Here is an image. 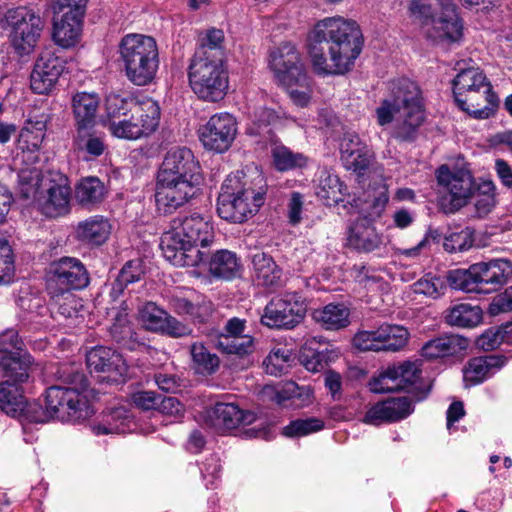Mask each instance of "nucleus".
Masks as SVG:
<instances>
[{
    "label": "nucleus",
    "instance_id": "f257e3e1",
    "mask_svg": "<svg viewBox=\"0 0 512 512\" xmlns=\"http://www.w3.org/2000/svg\"><path fill=\"white\" fill-rule=\"evenodd\" d=\"M363 44L356 21L341 16L318 21L308 34V55L314 72L321 76L350 72Z\"/></svg>",
    "mask_w": 512,
    "mask_h": 512
},
{
    "label": "nucleus",
    "instance_id": "f03ea898",
    "mask_svg": "<svg viewBox=\"0 0 512 512\" xmlns=\"http://www.w3.org/2000/svg\"><path fill=\"white\" fill-rule=\"evenodd\" d=\"M214 241V230L210 220L197 213L179 216L172 220L160 242L164 257L174 266L195 267L204 262V252Z\"/></svg>",
    "mask_w": 512,
    "mask_h": 512
},
{
    "label": "nucleus",
    "instance_id": "7ed1b4c3",
    "mask_svg": "<svg viewBox=\"0 0 512 512\" xmlns=\"http://www.w3.org/2000/svg\"><path fill=\"white\" fill-rule=\"evenodd\" d=\"M268 68L273 74L275 83L299 107H306L312 99L314 81L296 46L283 42L269 52Z\"/></svg>",
    "mask_w": 512,
    "mask_h": 512
},
{
    "label": "nucleus",
    "instance_id": "20e7f679",
    "mask_svg": "<svg viewBox=\"0 0 512 512\" xmlns=\"http://www.w3.org/2000/svg\"><path fill=\"white\" fill-rule=\"evenodd\" d=\"M92 414L87 397L81 395L76 388L53 385L46 389L45 407L37 401H24V409L17 417L22 416L33 423H45L51 419L80 422Z\"/></svg>",
    "mask_w": 512,
    "mask_h": 512
},
{
    "label": "nucleus",
    "instance_id": "39448f33",
    "mask_svg": "<svg viewBox=\"0 0 512 512\" xmlns=\"http://www.w3.org/2000/svg\"><path fill=\"white\" fill-rule=\"evenodd\" d=\"M408 10L433 42L450 44L462 39L463 22L452 0H410Z\"/></svg>",
    "mask_w": 512,
    "mask_h": 512
},
{
    "label": "nucleus",
    "instance_id": "423d86ee",
    "mask_svg": "<svg viewBox=\"0 0 512 512\" xmlns=\"http://www.w3.org/2000/svg\"><path fill=\"white\" fill-rule=\"evenodd\" d=\"M377 122L384 126L402 120L406 128H418L425 121L424 97L418 84L408 78L393 80L390 97L376 110Z\"/></svg>",
    "mask_w": 512,
    "mask_h": 512
},
{
    "label": "nucleus",
    "instance_id": "0eeeda50",
    "mask_svg": "<svg viewBox=\"0 0 512 512\" xmlns=\"http://www.w3.org/2000/svg\"><path fill=\"white\" fill-rule=\"evenodd\" d=\"M265 191L255 190L242 171L229 174L224 180L217 198L220 218L243 223L258 212L264 203Z\"/></svg>",
    "mask_w": 512,
    "mask_h": 512
},
{
    "label": "nucleus",
    "instance_id": "6e6552de",
    "mask_svg": "<svg viewBox=\"0 0 512 512\" xmlns=\"http://www.w3.org/2000/svg\"><path fill=\"white\" fill-rule=\"evenodd\" d=\"M120 58L127 78L137 86L150 84L159 67L156 40L143 34H127L119 44Z\"/></svg>",
    "mask_w": 512,
    "mask_h": 512
},
{
    "label": "nucleus",
    "instance_id": "1a4fd4ad",
    "mask_svg": "<svg viewBox=\"0 0 512 512\" xmlns=\"http://www.w3.org/2000/svg\"><path fill=\"white\" fill-rule=\"evenodd\" d=\"M511 275L512 263L500 258L474 263L468 269L451 270L447 282L451 288L465 293L489 294L503 286Z\"/></svg>",
    "mask_w": 512,
    "mask_h": 512
},
{
    "label": "nucleus",
    "instance_id": "9d476101",
    "mask_svg": "<svg viewBox=\"0 0 512 512\" xmlns=\"http://www.w3.org/2000/svg\"><path fill=\"white\" fill-rule=\"evenodd\" d=\"M189 84L205 101L215 102L226 95L229 81L223 59L210 50H197L189 65Z\"/></svg>",
    "mask_w": 512,
    "mask_h": 512
},
{
    "label": "nucleus",
    "instance_id": "9b49d317",
    "mask_svg": "<svg viewBox=\"0 0 512 512\" xmlns=\"http://www.w3.org/2000/svg\"><path fill=\"white\" fill-rule=\"evenodd\" d=\"M436 179L442 188L438 205L445 214H453L466 206L474 194V179L467 169L452 171L444 164L436 170Z\"/></svg>",
    "mask_w": 512,
    "mask_h": 512
},
{
    "label": "nucleus",
    "instance_id": "f8f14e48",
    "mask_svg": "<svg viewBox=\"0 0 512 512\" xmlns=\"http://www.w3.org/2000/svg\"><path fill=\"white\" fill-rule=\"evenodd\" d=\"M88 283L89 275L84 264L74 257L53 261L46 273V289L51 298L83 289Z\"/></svg>",
    "mask_w": 512,
    "mask_h": 512
},
{
    "label": "nucleus",
    "instance_id": "ddd939ff",
    "mask_svg": "<svg viewBox=\"0 0 512 512\" xmlns=\"http://www.w3.org/2000/svg\"><path fill=\"white\" fill-rule=\"evenodd\" d=\"M6 19L11 28L10 40L13 48L19 55L30 54L44 27L41 17L32 9L17 7L8 11Z\"/></svg>",
    "mask_w": 512,
    "mask_h": 512
},
{
    "label": "nucleus",
    "instance_id": "4468645a",
    "mask_svg": "<svg viewBox=\"0 0 512 512\" xmlns=\"http://www.w3.org/2000/svg\"><path fill=\"white\" fill-rule=\"evenodd\" d=\"M306 311V301L299 293L286 292L270 300L261 316V322L269 328L291 329L303 320Z\"/></svg>",
    "mask_w": 512,
    "mask_h": 512
},
{
    "label": "nucleus",
    "instance_id": "2eb2a0df",
    "mask_svg": "<svg viewBox=\"0 0 512 512\" xmlns=\"http://www.w3.org/2000/svg\"><path fill=\"white\" fill-rule=\"evenodd\" d=\"M200 184L191 180L157 176L155 187L157 211L165 215L174 213L198 195Z\"/></svg>",
    "mask_w": 512,
    "mask_h": 512
},
{
    "label": "nucleus",
    "instance_id": "dca6fc26",
    "mask_svg": "<svg viewBox=\"0 0 512 512\" xmlns=\"http://www.w3.org/2000/svg\"><path fill=\"white\" fill-rule=\"evenodd\" d=\"M157 176L174 177L201 183L203 180L201 166L193 152L186 147L169 150L157 172Z\"/></svg>",
    "mask_w": 512,
    "mask_h": 512
},
{
    "label": "nucleus",
    "instance_id": "f3484780",
    "mask_svg": "<svg viewBox=\"0 0 512 512\" xmlns=\"http://www.w3.org/2000/svg\"><path fill=\"white\" fill-rule=\"evenodd\" d=\"M65 68V60L50 49L37 58L30 75V87L37 94H47L56 85Z\"/></svg>",
    "mask_w": 512,
    "mask_h": 512
},
{
    "label": "nucleus",
    "instance_id": "a211bd4d",
    "mask_svg": "<svg viewBox=\"0 0 512 512\" xmlns=\"http://www.w3.org/2000/svg\"><path fill=\"white\" fill-rule=\"evenodd\" d=\"M169 308L180 316H187L194 323H205L214 307L203 294L195 291H176L168 296Z\"/></svg>",
    "mask_w": 512,
    "mask_h": 512
},
{
    "label": "nucleus",
    "instance_id": "6ab92c4d",
    "mask_svg": "<svg viewBox=\"0 0 512 512\" xmlns=\"http://www.w3.org/2000/svg\"><path fill=\"white\" fill-rule=\"evenodd\" d=\"M413 410L410 398L392 397L371 406L362 418V422L373 426L397 422L408 417Z\"/></svg>",
    "mask_w": 512,
    "mask_h": 512
},
{
    "label": "nucleus",
    "instance_id": "aec40b11",
    "mask_svg": "<svg viewBox=\"0 0 512 512\" xmlns=\"http://www.w3.org/2000/svg\"><path fill=\"white\" fill-rule=\"evenodd\" d=\"M86 363L91 373H105L104 379L112 382H117L127 371L121 354L105 346H96L87 352Z\"/></svg>",
    "mask_w": 512,
    "mask_h": 512
},
{
    "label": "nucleus",
    "instance_id": "412c9836",
    "mask_svg": "<svg viewBox=\"0 0 512 512\" xmlns=\"http://www.w3.org/2000/svg\"><path fill=\"white\" fill-rule=\"evenodd\" d=\"M70 199L71 187L68 178L63 174H56L40 204L41 212L50 218L66 215L70 211Z\"/></svg>",
    "mask_w": 512,
    "mask_h": 512
},
{
    "label": "nucleus",
    "instance_id": "4be33fe9",
    "mask_svg": "<svg viewBox=\"0 0 512 512\" xmlns=\"http://www.w3.org/2000/svg\"><path fill=\"white\" fill-rule=\"evenodd\" d=\"M455 102L462 111L475 119H488L495 113L499 105V99L494 93L492 85L489 86V90L485 87L467 94L466 97H459Z\"/></svg>",
    "mask_w": 512,
    "mask_h": 512
},
{
    "label": "nucleus",
    "instance_id": "5701e85b",
    "mask_svg": "<svg viewBox=\"0 0 512 512\" xmlns=\"http://www.w3.org/2000/svg\"><path fill=\"white\" fill-rule=\"evenodd\" d=\"M72 108L77 128L105 125L100 115V97L97 93H76L72 98Z\"/></svg>",
    "mask_w": 512,
    "mask_h": 512
},
{
    "label": "nucleus",
    "instance_id": "b1692460",
    "mask_svg": "<svg viewBox=\"0 0 512 512\" xmlns=\"http://www.w3.org/2000/svg\"><path fill=\"white\" fill-rule=\"evenodd\" d=\"M111 231L112 225L106 217L94 215L77 224L75 237L85 245L98 247L109 239Z\"/></svg>",
    "mask_w": 512,
    "mask_h": 512
},
{
    "label": "nucleus",
    "instance_id": "393cba45",
    "mask_svg": "<svg viewBox=\"0 0 512 512\" xmlns=\"http://www.w3.org/2000/svg\"><path fill=\"white\" fill-rule=\"evenodd\" d=\"M213 426L222 431H229L241 425H249L255 421V414L240 409L233 403H217L211 413Z\"/></svg>",
    "mask_w": 512,
    "mask_h": 512
},
{
    "label": "nucleus",
    "instance_id": "a878e982",
    "mask_svg": "<svg viewBox=\"0 0 512 512\" xmlns=\"http://www.w3.org/2000/svg\"><path fill=\"white\" fill-rule=\"evenodd\" d=\"M132 116L130 119L113 121L110 128H157L160 122V107L151 100L147 99L140 103H134L131 108Z\"/></svg>",
    "mask_w": 512,
    "mask_h": 512
},
{
    "label": "nucleus",
    "instance_id": "bb28decb",
    "mask_svg": "<svg viewBox=\"0 0 512 512\" xmlns=\"http://www.w3.org/2000/svg\"><path fill=\"white\" fill-rule=\"evenodd\" d=\"M253 278L257 285L277 289L285 284L282 269L274 259L264 253H256L252 258Z\"/></svg>",
    "mask_w": 512,
    "mask_h": 512
},
{
    "label": "nucleus",
    "instance_id": "cd10ccee",
    "mask_svg": "<svg viewBox=\"0 0 512 512\" xmlns=\"http://www.w3.org/2000/svg\"><path fill=\"white\" fill-rule=\"evenodd\" d=\"M505 363L506 358L498 355H488L470 359L463 369V378L466 387L483 382L503 367Z\"/></svg>",
    "mask_w": 512,
    "mask_h": 512
},
{
    "label": "nucleus",
    "instance_id": "c85d7f7f",
    "mask_svg": "<svg viewBox=\"0 0 512 512\" xmlns=\"http://www.w3.org/2000/svg\"><path fill=\"white\" fill-rule=\"evenodd\" d=\"M83 13L64 12L60 19L54 20L53 39L63 48L76 45L82 31Z\"/></svg>",
    "mask_w": 512,
    "mask_h": 512
},
{
    "label": "nucleus",
    "instance_id": "c756f323",
    "mask_svg": "<svg viewBox=\"0 0 512 512\" xmlns=\"http://www.w3.org/2000/svg\"><path fill=\"white\" fill-rule=\"evenodd\" d=\"M468 346V340L460 335H443L426 342L421 348V355L426 359L450 357L466 350Z\"/></svg>",
    "mask_w": 512,
    "mask_h": 512
},
{
    "label": "nucleus",
    "instance_id": "7c9ffc66",
    "mask_svg": "<svg viewBox=\"0 0 512 512\" xmlns=\"http://www.w3.org/2000/svg\"><path fill=\"white\" fill-rule=\"evenodd\" d=\"M348 243L360 252H371L382 244V236L367 218L355 221L349 228Z\"/></svg>",
    "mask_w": 512,
    "mask_h": 512
},
{
    "label": "nucleus",
    "instance_id": "2f4dec72",
    "mask_svg": "<svg viewBox=\"0 0 512 512\" xmlns=\"http://www.w3.org/2000/svg\"><path fill=\"white\" fill-rule=\"evenodd\" d=\"M209 272L218 278L226 280L233 279L240 275L241 264L237 255L229 250H218L209 259L204 252V262Z\"/></svg>",
    "mask_w": 512,
    "mask_h": 512
},
{
    "label": "nucleus",
    "instance_id": "473e14b6",
    "mask_svg": "<svg viewBox=\"0 0 512 512\" xmlns=\"http://www.w3.org/2000/svg\"><path fill=\"white\" fill-rule=\"evenodd\" d=\"M490 81L479 67H468L461 69L453 80L454 99L466 97L487 87L489 90Z\"/></svg>",
    "mask_w": 512,
    "mask_h": 512
},
{
    "label": "nucleus",
    "instance_id": "72a5a7b5",
    "mask_svg": "<svg viewBox=\"0 0 512 512\" xmlns=\"http://www.w3.org/2000/svg\"><path fill=\"white\" fill-rule=\"evenodd\" d=\"M350 310L344 304L330 303L313 312L314 320L325 330L336 331L347 327Z\"/></svg>",
    "mask_w": 512,
    "mask_h": 512
},
{
    "label": "nucleus",
    "instance_id": "f704fd0d",
    "mask_svg": "<svg viewBox=\"0 0 512 512\" xmlns=\"http://www.w3.org/2000/svg\"><path fill=\"white\" fill-rule=\"evenodd\" d=\"M316 194L325 201L327 205L339 204L344 201V196L347 194V187L336 174L323 169L319 172Z\"/></svg>",
    "mask_w": 512,
    "mask_h": 512
},
{
    "label": "nucleus",
    "instance_id": "c9c22d12",
    "mask_svg": "<svg viewBox=\"0 0 512 512\" xmlns=\"http://www.w3.org/2000/svg\"><path fill=\"white\" fill-rule=\"evenodd\" d=\"M445 319L451 326L472 328L481 322L482 310L479 306L461 303L450 308Z\"/></svg>",
    "mask_w": 512,
    "mask_h": 512
},
{
    "label": "nucleus",
    "instance_id": "e433bc0d",
    "mask_svg": "<svg viewBox=\"0 0 512 512\" xmlns=\"http://www.w3.org/2000/svg\"><path fill=\"white\" fill-rule=\"evenodd\" d=\"M20 382L5 380L0 383V408L7 415L17 417L24 409L25 398L19 386Z\"/></svg>",
    "mask_w": 512,
    "mask_h": 512
},
{
    "label": "nucleus",
    "instance_id": "4c0bfd02",
    "mask_svg": "<svg viewBox=\"0 0 512 512\" xmlns=\"http://www.w3.org/2000/svg\"><path fill=\"white\" fill-rule=\"evenodd\" d=\"M30 364L31 357L29 354L2 356L0 358L2 376L11 382H25L29 377L28 370Z\"/></svg>",
    "mask_w": 512,
    "mask_h": 512
},
{
    "label": "nucleus",
    "instance_id": "58836bf2",
    "mask_svg": "<svg viewBox=\"0 0 512 512\" xmlns=\"http://www.w3.org/2000/svg\"><path fill=\"white\" fill-rule=\"evenodd\" d=\"M104 195L105 187L97 177L83 178L75 188V198L82 206L99 203Z\"/></svg>",
    "mask_w": 512,
    "mask_h": 512
},
{
    "label": "nucleus",
    "instance_id": "ea45409f",
    "mask_svg": "<svg viewBox=\"0 0 512 512\" xmlns=\"http://www.w3.org/2000/svg\"><path fill=\"white\" fill-rule=\"evenodd\" d=\"M379 328L378 337L383 351H399L406 346L409 339L408 330L401 325L383 324Z\"/></svg>",
    "mask_w": 512,
    "mask_h": 512
},
{
    "label": "nucleus",
    "instance_id": "a19ab883",
    "mask_svg": "<svg viewBox=\"0 0 512 512\" xmlns=\"http://www.w3.org/2000/svg\"><path fill=\"white\" fill-rule=\"evenodd\" d=\"M271 155L274 167L280 172L303 168L308 162V158L304 154L293 152L283 145L275 146Z\"/></svg>",
    "mask_w": 512,
    "mask_h": 512
},
{
    "label": "nucleus",
    "instance_id": "79ce46f5",
    "mask_svg": "<svg viewBox=\"0 0 512 512\" xmlns=\"http://www.w3.org/2000/svg\"><path fill=\"white\" fill-rule=\"evenodd\" d=\"M199 139L206 150L223 153L231 146L236 130H200Z\"/></svg>",
    "mask_w": 512,
    "mask_h": 512
},
{
    "label": "nucleus",
    "instance_id": "37998d69",
    "mask_svg": "<svg viewBox=\"0 0 512 512\" xmlns=\"http://www.w3.org/2000/svg\"><path fill=\"white\" fill-rule=\"evenodd\" d=\"M168 312L154 302H145L138 308V320L142 326L152 332H160L164 327Z\"/></svg>",
    "mask_w": 512,
    "mask_h": 512
},
{
    "label": "nucleus",
    "instance_id": "c03bdc74",
    "mask_svg": "<svg viewBox=\"0 0 512 512\" xmlns=\"http://www.w3.org/2000/svg\"><path fill=\"white\" fill-rule=\"evenodd\" d=\"M192 361L198 372L202 374H214L220 365L219 357L211 353L200 342L193 343L190 349Z\"/></svg>",
    "mask_w": 512,
    "mask_h": 512
},
{
    "label": "nucleus",
    "instance_id": "a18cd8bd",
    "mask_svg": "<svg viewBox=\"0 0 512 512\" xmlns=\"http://www.w3.org/2000/svg\"><path fill=\"white\" fill-rule=\"evenodd\" d=\"M216 347L226 354L242 357L253 351V339L249 335H220Z\"/></svg>",
    "mask_w": 512,
    "mask_h": 512
},
{
    "label": "nucleus",
    "instance_id": "49530a36",
    "mask_svg": "<svg viewBox=\"0 0 512 512\" xmlns=\"http://www.w3.org/2000/svg\"><path fill=\"white\" fill-rule=\"evenodd\" d=\"M324 428V421L310 417L291 421L283 428V435L286 437H303L318 432Z\"/></svg>",
    "mask_w": 512,
    "mask_h": 512
},
{
    "label": "nucleus",
    "instance_id": "de8ad7c7",
    "mask_svg": "<svg viewBox=\"0 0 512 512\" xmlns=\"http://www.w3.org/2000/svg\"><path fill=\"white\" fill-rule=\"evenodd\" d=\"M413 287L415 293L423 294L433 299L442 296L446 290L444 279L432 273L425 274L413 284Z\"/></svg>",
    "mask_w": 512,
    "mask_h": 512
},
{
    "label": "nucleus",
    "instance_id": "09e8293b",
    "mask_svg": "<svg viewBox=\"0 0 512 512\" xmlns=\"http://www.w3.org/2000/svg\"><path fill=\"white\" fill-rule=\"evenodd\" d=\"M291 352L285 348H276L271 350L265 358L263 364L266 373L279 376L285 373L290 367Z\"/></svg>",
    "mask_w": 512,
    "mask_h": 512
},
{
    "label": "nucleus",
    "instance_id": "8fccbe9b",
    "mask_svg": "<svg viewBox=\"0 0 512 512\" xmlns=\"http://www.w3.org/2000/svg\"><path fill=\"white\" fill-rule=\"evenodd\" d=\"M74 143L78 150L85 151L93 158L101 156L106 149L103 138L90 133L88 130H79Z\"/></svg>",
    "mask_w": 512,
    "mask_h": 512
},
{
    "label": "nucleus",
    "instance_id": "3c124183",
    "mask_svg": "<svg viewBox=\"0 0 512 512\" xmlns=\"http://www.w3.org/2000/svg\"><path fill=\"white\" fill-rule=\"evenodd\" d=\"M41 182V172L37 168H24L18 173V187L22 198L34 197Z\"/></svg>",
    "mask_w": 512,
    "mask_h": 512
},
{
    "label": "nucleus",
    "instance_id": "603ef678",
    "mask_svg": "<svg viewBox=\"0 0 512 512\" xmlns=\"http://www.w3.org/2000/svg\"><path fill=\"white\" fill-rule=\"evenodd\" d=\"M393 371V368L389 366L378 376L373 377L368 383L370 391L377 394H383L404 390Z\"/></svg>",
    "mask_w": 512,
    "mask_h": 512
},
{
    "label": "nucleus",
    "instance_id": "864d4df0",
    "mask_svg": "<svg viewBox=\"0 0 512 512\" xmlns=\"http://www.w3.org/2000/svg\"><path fill=\"white\" fill-rule=\"evenodd\" d=\"M55 376L63 384L72 385L69 388H76L82 394V391L87 387L85 376L79 371L78 367L74 364H63L57 367ZM62 388L66 386L60 385Z\"/></svg>",
    "mask_w": 512,
    "mask_h": 512
},
{
    "label": "nucleus",
    "instance_id": "5fc2aeb1",
    "mask_svg": "<svg viewBox=\"0 0 512 512\" xmlns=\"http://www.w3.org/2000/svg\"><path fill=\"white\" fill-rule=\"evenodd\" d=\"M496 187L492 181H483L479 186V193L476 195L475 209L479 217L487 215L495 206Z\"/></svg>",
    "mask_w": 512,
    "mask_h": 512
},
{
    "label": "nucleus",
    "instance_id": "6e6d98bb",
    "mask_svg": "<svg viewBox=\"0 0 512 512\" xmlns=\"http://www.w3.org/2000/svg\"><path fill=\"white\" fill-rule=\"evenodd\" d=\"M254 124L258 128L264 126H292L294 120L285 116L284 113L269 108L258 109L254 114Z\"/></svg>",
    "mask_w": 512,
    "mask_h": 512
},
{
    "label": "nucleus",
    "instance_id": "4d7b16f0",
    "mask_svg": "<svg viewBox=\"0 0 512 512\" xmlns=\"http://www.w3.org/2000/svg\"><path fill=\"white\" fill-rule=\"evenodd\" d=\"M372 156L371 150L366 146L364 149H361V152H356L352 155L346 154L341 159L347 170L363 175L371 164Z\"/></svg>",
    "mask_w": 512,
    "mask_h": 512
},
{
    "label": "nucleus",
    "instance_id": "13d9d810",
    "mask_svg": "<svg viewBox=\"0 0 512 512\" xmlns=\"http://www.w3.org/2000/svg\"><path fill=\"white\" fill-rule=\"evenodd\" d=\"M23 354L27 353L23 350V342L17 331L9 329L0 334V358Z\"/></svg>",
    "mask_w": 512,
    "mask_h": 512
},
{
    "label": "nucleus",
    "instance_id": "bf43d9fd",
    "mask_svg": "<svg viewBox=\"0 0 512 512\" xmlns=\"http://www.w3.org/2000/svg\"><path fill=\"white\" fill-rule=\"evenodd\" d=\"M14 273L13 251L6 239H0V284L9 283Z\"/></svg>",
    "mask_w": 512,
    "mask_h": 512
},
{
    "label": "nucleus",
    "instance_id": "052dcab7",
    "mask_svg": "<svg viewBox=\"0 0 512 512\" xmlns=\"http://www.w3.org/2000/svg\"><path fill=\"white\" fill-rule=\"evenodd\" d=\"M394 375L397 376L403 389L413 385L420 376L421 370L418 365L412 361H404L391 366Z\"/></svg>",
    "mask_w": 512,
    "mask_h": 512
},
{
    "label": "nucleus",
    "instance_id": "680f3d73",
    "mask_svg": "<svg viewBox=\"0 0 512 512\" xmlns=\"http://www.w3.org/2000/svg\"><path fill=\"white\" fill-rule=\"evenodd\" d=\"M143 275V269L139 260L128 261L121 269L115 285L120 289L127 287L129 284L137 282Z\"/></svg>",
    "mask_w": 512,
    "mask_h": 512
},
{
    "label": "nucleus",
    "instance_id": "e2e57ef3",
    "mask_svg": "<svg viewBox=\"0 0 512 512\" xmlns=\"http://www.w3.org/2000/svg\"><path fill=\"white\" fill-rule=\"evenodd\" d=\"M472 246V239L467 230L453 232L444 238L443 247L449 253L462 252Z\"/></svg>",
    "mask_w": 512,
    "mask_h": 512
},
{
    "label": "nucleus",
    "instance_id": "0e129e2a",
    "mask_svg": "<svg viewBox=\"0 0 512 512\" xmlns=\"http://www.w3.org/2000/svg\"><path fill=\"white\" fill-rule=\"evenodd\" d=\"M379 328L371 331H360L353 338V345L361 351H383Z\"/></svg>",
    "mask_w": 512,
    "mask_h": 512
},
{
    "label": "nucleus",
    "instance_id": "69168bd1",
    "mask_svg": "<svg viewBox=\"0 0 512 512\" xmlns=\"http://www.w3.org/2000/svg\"><path fill=\"white\" fill-rule=\"evenodd\" d=\"M111 337L118 343L129 338L132 334V328L125 311H118L114 316V322L109 328Z\"/></svg>",
    "mask_w": 512,
    "mask_h": 512
},
{
    "label": "nucleus",
    "instance_id": "338daca9",
    "mask_svg": "<svg viewBox=\"0 0 512 512\" xmlns=\"http://www.w3.org/2000/svg\"><path fill=\"white\" fill-rule=\"evenodd\" d=\"M506 337L507 331L504 328H490L478 338L477 345L486 351L494 350L506 341Z\"/></svg>",
    "mask_w": 512,
    "mask_h": 512
},
{
    "label": "nucleus",
    "instance_id": "774afa93",
    "mask_svg": "<svg viewBox=\"0 0 512 512\" xmlns=\"http://www.w3.org/2000/svg\"><path fill=\"white\" fill-rule=\"evenodd\" d=\"M364 147L366 145L362 143L354 130L346 131L339 143L341 157L346 156V154L352 155L353 153L361 152V149H364Z\"/></svg>",
    "mask_w": 512,
    "mask_h": 512
}]
</instances>
